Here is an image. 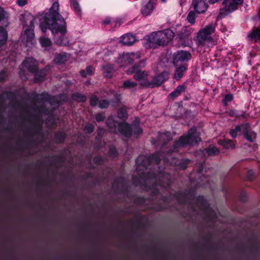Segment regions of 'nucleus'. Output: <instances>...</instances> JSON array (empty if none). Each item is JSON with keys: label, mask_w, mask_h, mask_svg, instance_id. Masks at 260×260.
Listing matches in <instances>:
<instances>
[{"label": "nucleus", "mask_w": 260, "mask_h": 260, "mask_svg": "<svg viewBox=\"0 0 260 260\" xmlns=\"http://www.w3.org/2000/svg\"><path fill=\"white\" fill-rule=\"evenodd\" d=\"M58 3L54 2L48 12L39 18L40 26L43 32L48 29L53 35L59 33L61 36L56 40V42L60 46H66L68 40L63 35L67 32L66 23L58 12Z\"/></svg>", "instance_id": "nucleus-1"}, {"label": "nucleus", "mask_w": 260, "mask_h": 260, "mask_svg": "<svg viewBox=\"0 0 260 260\" xmlns=\"http://www.w3.org/2000/svg\"><path fill=\"white\" fill-rule=\"evenodd\" d=\"M175 198L180 204H189L192 210L196 212L198 208L207 215L209 220L215 221L217 218L216 213L212 210L203 197H198L196 201V207L192 205L193 192L191 190H186L184 192L179 191L175 194Z\"/></svg>", "instance_id": "nucleus-2"}, {"label": "nucleus", "mask_w": 260, "mask_h": 260, "mask_svg": "<svg viewBox=\"0 0 260 260\" xmlns=\"http://www.w3.org/2000/svg\"><path fill=\"white\" fill-rule=\"evenodd\" d=\"M174 37L170 29L153 32L147 39V48H156L158 46H165Z\"/></svg>", "instance_id": "nucleus-3"}, {"label": "nucleus", "mask_w": 260, "mask_h": 260, "mask_svg": "<svg viewBox=\"0 0 260 260\" xmlns=\"http://www.w3.org/2000/svg\"><path fill=\"white\" fill-rule=\"evenodd\" d=\"M201 141V139L199 133L197 132V129L192 127L188 131L186 135L181 136L179 140L175 142L172 151L177 152L179 147H184L185 145H193Z\"/></svg>", "instance_id": "nucleus-4"}, {"label": "nucleus", "mask_w": 260, "mask_h": 260, "mask_svg": "<svg viewBox=\"0 0 260 260\" xmlns=\"http://www.w3.org/2000/svg\"><path fill=\"white\" fill-rule=\"evenodd\" d=\"M152 182L153 186L159 185L165 188L169 187L171 184L170 175L165 172H160L156 174L153 172H147V192L148 184Z\"/></svg>", "instance_id": "nucleus-5"}, {"label": "nucleus", "mask_w": 260, "mask_h": 260, "mask_svg": "<svg viewBox=\"0 0 260 260\" xmlns=\"http://www.w3.org/2000/svg\"><path fill=\"white\" fill-rule=\"evenodd\" d=\"M146 66L145 60H141L139 63L134 65L132 68L128 69L127 72L128 74H135L134 78L136 80L142 81L140 84L141 87L146 86V73L145 71H142Z\"/></svg>", "instance_id": "nucleus-6"}, {"label": "nucleus", "mask_w": 260, "mask_h": 260, "mask_svg": "<svg viewBox=\"0 0 260 260\" xmlns=\"http://www.w3.org/2000/svg\"><path fill=\"white\" fill-rule=\"evenodd\" d=\"M9 25L8 13L0 7V47L7 41L8 34L4 27Z\"/></svg>", "instance_id": "nucleus-7"}, {"label": "nucleus", "mask_w": 260, "mask_h": 260, "mask_svg": "<svg viewBox=\"0 0 260 260\" xmlns=\"http://www.w3.org/2000/svg\"><path fill=\"white\" fill-rule=\"evenodd\" d=\"M107 124L110 128H111L112 132H115L116 128L118 126V131L125 137H129L132 135L133 129L131 128V125L127 124H119L112 120H108L107 121Z\"/></svg>", "instance_id": "nucleus-8"}, {"label": "nucleus", "mask_w": 260, "mask_h": 260, "mask_svg": "<svg viewBox=\"0 0 260 260\" xmlns=\"http://www.w3.org/2000/svg\"><path fill=\"white\" fill-rule=\"evenodd\" d=\"M136 170L141 179L145 181L146 171V156L140 155L136 160Z\"/></svg>", "instance_id": "nucleus-9"}, {"label": "nucleus", "mask_w": 260, "mask_h": 260, "mask_svg": "<svg viewBox=\"0 0 260 260\" xmlns=\"http://www.w3.org/2000/svg\"><path fill=\"white\" fill-rule=\"evenodd\" d=\"M237 9V6L233 0H224L220 9L219 17H222Z\"/></svg>", "instance_id": "nucleus-10"}, {"label": "nucleus", "mask_w": 260, "mask_h": 260, "mask_svg": "<svg viewBox=\"0 0 260 260\" xmlns=\"http://www.w3.org/2000/svg\"><path fill=\"white\" fill-rule=\"evenodd\" d=\"M191 54L186 51H178L175 55L173 63L174 66H177L179 64L187 63L191 59Z\"/></svg>", "instance_id": "nucleus-11"}, {"label": "nucleus", "mask_w": 260, "mask_h": 260, "mask_svg": "<svg viewBox=\"0 0 260 260\" xmlns=\"http://www.w3.org/2000/svg\"><path fill=\"white\" fill-rule=\"evenodd\" d=\"M197 44L199 46H210L213 43V39L211 36L204 34L200 30L198 33L196 40Z\"/></svg>", "instance_id": "nucleus-12"}, {"label": "nucleus", "mask_w": 260, "mask_h": 260, "mask_svg": "<svg viewBox=\"0 0 260 260\" xmlns=\"http://www.w3.org/2000/svg\"><path fill=\"white\" fill-rule=\"evenodd\" d=\"M172 137L171 133L169 132H166L162 133H160L158 137L157 141L152 140L151 143L153 145L157 144L158 145L165 146L168 142L172 140Z\"/></svg>", "instance_id": "nucleus-13"}, {"label": "nucleus", "mask_w": 260, "mask_h": 260, "mask_svg": "<svg viewBox=\"0 0 260 260\" xmlns=\"http://www.w3.org/2000/svg\"><path fill=\"white\" fill-rule=\"evenodd\" d=\"M168 79V73L164 72L154 77L152 81H147V87H154L161 85Z\"/></svg>", "instance_id": "nucleus-14"}, {"label": "nucleus", "mask_w": 260, "mask_h": 260, "mask_svg": "<svg viewBox=\"0 0 260 260\" xmlns=\"http://www.w3.org/2000/svg\"><path fill=\"white\" fill-rule=\"evenodd\" d=\"M192 6L197 13L205 12L208 8L205 0H192Z\"/></svg>", "instance_id": "nucleus-15"}, {"label": "nucleus", "mask_w": 260, "mask_h": 260, "mask_svg": "<svg viewBox=\"0 0 260 260\" xmlns=\"http://www.w3.org/2000/svg\"><path fill=\"white\" fill-rule=\"evenodd\" d=\"M245 138L249 142H253L256 138V133L250 129L248 123L243 124V132Z\"/></svg>", "instance_id": "nucleus-16"}, {"label": "nucleus", "mask_w": 260, "mask_h": 260, "mask_svg": "<svg viewBox=\"0 0 260 260\" xmlns=\"http://www.w3.org/2000/svg\"><path fill=\"white\" fill-rule=\"evenodd\" d=\"M22 64L31 73H36L38 71L37 61L32 58H27L22 62Z\"/></svg>", "instance_id": "nucleus-17"}, {"label": "nucleus", "mask_w": 260, "mask_h": 260, "mask_svg": "<svg viewBox=\"0 0 260 260\" xmlns=\"http://www.w3.org/2000/svg\"><path fill=\"white\" fill-rule=\"evenodd\" d=\"M187 63H184L179 64L177 66H175L176 70L174 74V78L176 80H179L184 75V73L186 71L187 69Z\"/></svg>", "instance_id": "nucleus-18"}, {"label": "nucleus", "mask_w": 260, "mask_h": 260, "mask_svg": "<svg viewBox=\"0 0 260 260\" xmlns=\"http://www.w3.org/2000/svg\"><path fill=\"white\" fill-rule=\"evenodd\" d=\"M27 17V20H29V24H28L26 22H24L23 25L28 26L29 28H26L25 31V34L27 36L28 38H29L30 39H32L34 36V34L33 32V30L31 29V28L34 26V19L33 16L31 15L26 16Z\"/></svg>", "instance_id": "nucleus-19"}, {"label": "nucleus", "mask_w": 260, "mask_h": 260, "mask_svg": "<svg viewBox=\"0 0 260 260\" xmlns=\"http://www.w3.org/2000/svg\"><path fill=\"white\" fill-rule=\"evenodd\" d=\"M193 29L189 26L183 27L181 30L178 31V35L181 40L187 39L192 32Z\"/></svg>", "instance_id": "nucleus-20"}, {"label": "nucleus", "mask_w": 260, "mask_h": 260, "mask_svg": "<svg viewBox=\"0 0 260 260\" xmlns=\"http://www.w3.org/2000/svg\"><path fill=\"white\" fill-rule=\"evenodd\" d=\"M136 41V38L134 36L127 34L123 35L120 41V42L124 45H132Z\"/></svg>", "instance_id": "nucleus-21"}, {"label": "nucleus", "mask_w": 260, "mask_h": 260, "mask_svg": "<svg viewBox=\"0 0 260 260\" xmlns=\"http://www.w3.org/2000/svg\"><path fill=\"white\" fill-rule=\"evenodd\" d=\"M185 89L186 86L184 84L179 85L177 86L173 91H172L169 94L168 97L170 99L174 100V99L180 95L181 93L185 91Z\"/></svg>", "instance_id": "nucleus-22"}, {"label": "nucleus", "mask_w": 260, "mask_h": 260, "mask_svg": "<svg viewBox=\"0 0 260 260\" xmlns=\"http://www.w3.org/2000/svg\"><path fill=\"white\" fill-rule=\"evenodd\" d=\"M32 99L33 101L36 103L38 102L39 100H40L41 102H51V97L47 93H42L39 95L36 93L34 95Z\"/></svg>", "instance_id": "nucleus-23"}, {"label": "nucleus", "mask_w": 260, "mask_h": 260, "mask_svg": "<svg viewBox=\"0 0 260 260\" xmlns=\"http://www.w3.org/2000/svg\"><path fill=\"white\" fill-rule=\"evenodd\" d=\"M103 74L105 77L107 78H111L114 73V67L111 64H106L102 67Z\"/></svg>", "instance_id": "nucleus-24"}, {"label": "nucleus", "mask_w": 260, "mask_h": 260, "mask_svg": "<svg viewBox=\"0 0 260 260\" xmlns=\"http://www.w3.org/2000/svg\"><path fill=\"white\" fill-rule=\"evenodd\" d=\"M49 70V68H45L37 73L35 75V82H40L43 81L44 80L45 76L47 75Z\"/></svg>", "instance_id": "nucleus-25"}, {"label": "nucleus", "mask_w": 260, "mask_h": 260, "mask_svg": "<svg viewBox=\"0 0 260 260\" xmlns=\"http://www.w3.org/2000/svg\"><path fill=\"white\" fill-rule=\"evenodd\" d=\"M161 157V153L160 152L154 153L150 155L149 157H147V164L148 162H154L157 165L160 160Z\"/></svg>", "instance_id": "nucleus-26"}, {"label": "nucleus", "mask_w": 260, "mask_h": 260, "mask_svg": "<svg viewBox=\"0 0 260 260\" xmlns=\"http://www.w3.org/2000/svg\"><path fill=\"white\" fill-rule=\"evenodd\" d=\"M215 26V23L212 22L206 25L204 28L201 29L200 31L204 32L208 36H211V35L214 32Z\"/></svg>", "instance_id": "nucleus-27"}, {"label": "nucleus", "mask_w": 260, "mask_h": 260, "mask_svg": "<svg viewBox=\"0 0 260 260\" xmlns=\"http://www.w3.org/2000/svg\"><path fill=\"white\" fill-rule=\"evenodd\" d=\"M67 54L63 52L57 54L54 61L57 64H63L67 61Z\"/></svg>", "instance_id": "nucleus-28"}, {"label": "nucleus", "mask_w": 260, "mask_h": 260, "mask_svg": "<svg viewBox=\"0 0 260 260\" xmlns=\"http://www.w3.org/2000/svg\"><path fill=\"white\" fill-rule=\"evenodd\" d=\"M70 6L78 15H81V9L79 3L76 0H70Z\"/></svg>", "instance_id": "nucleus-29"}, {"label": "nucleus", "mask_w": 260, "mask_h": 260, "mask_svg": "<svg viewBox=\"0 0 260 260\" xmlns=\"http://www.w3.org/2000/svg\"><path fill=\"white\" fill-rule=\"evenodd\" d=\"M157 0H149L147 3V15H150L156 8Z\"/></svg>", "instance_id": "nucleus-30"}, {"label": "nucleus", "mask_w": 260, "mask_h": 260, "mask_svg": "<svg viewBox=\"0 0 260 260\" xmlns=\"http://www.w3.org/2000/svg\"><path fill=\"white\" fill-rule=\"evenodd\" d=\"M137 85V84L136 83L131 81L129 80H127L123 82L122 87L125 89L132 90L136 87Z\"/></svg>", "instance_id": "nucleus-31"}, {"label": "nucleus", "mask_w": 260, "mask_h": 260, "mask_svg": "<svg viewBox=\"0 0 260 260\" xmlns=\"http://www.w3.org/2000/svg\"><path fill=\"white\" fill-rule=\"evenodd\" d=\"M219 143L222 145L225 148H235V144H234L232 140H222L219 141Z\"/></svg>", "instance_id": "nucleus-32"}, {"label": "nucleus", "mask_w": 260, "mask_h": 260, "mask_svg": "<svg viewBox=\"0 0 260 260\" xmlns=\"http://www.w3.org/2000/svg\"><path fill=\"white\" fill-rule=\"evenodd\" d=\"M134 57V53H127L125 55H123L122 57V60L125 64H131L133 62V58Z\"/></svg>", "instance_id": "nucleus-33"}, {"label": "nucleus", "mask_w": 260, "mask_h": 260, "mask_svg": "<svg viewBox=\"0 0 260 260\" xmlns=\"http://www.w3.org/2000/svg\"><path fill=\"white\" fill-rule=\"evenodd\" d=\"M243 132V124L241 125H237L234 129H232L230 131V134L232 137L235 138L238 135V133Z\"/></svg>", "instance_id": "nucleus-34"}, {"label": "nucleus", "mask_w": 260, "mask_h": 260, "mask_svg": "<svg viewBox=\"0 0 260 260\" xmlns=\"http://www.w3.org/2000/svg\"><path fill=\"white\" fill-rule=\"evenodd\" d=\"M248 36L255 41L260 40V28H257L253 30Z\"/></svg>", "instance_id": "nucleus-35"}, {"label": "nucleus", "mask_w": 260, "mask_h": 260, "mask_svg": "<svg viewBox=\"0 0 260 260\" xmlns=\"http://www.w3.org/2000/svg\"><path fill=\"white\" fill-rule=\"evenodd\" d=\"M72 98L73 100L80 103L85 102L87 99L86 96L79 93L73 94L72 95Z\"/></svg>", "instance_id": "nucleus-36"}, {"label": "nucleus", "mask_w": 260, "mask_h": 260, "mask_svg": "<svg viewBox=\"0 0 260 260\" xmlns=\"http://www.w3.org/2000/svg\"><path fill=\"white\" fill-rule=\"evenodd\" d=\"M117 115L120 119L125 120L127 117V114L125 107L120 108L117 111Z\"/></svg>", "instance_id": "nucleus-37"}, {"label": "nucleus", "mask_w": 260, "mask_h": 260, "mask_svg": "<svg viewBox=\"0 0 260 260\" xmlns=\"http://www.w3.org/2000/svg\"><path fill=\"white\" fill-rule=\"evenodd\" d=\"M189 161L190 160L188 159H181L180 160H177L175 164L179 168L184 170L187 168V165Z\"/></svg>", "instance_id": "nucleus-38"}, {"label": "nucleus", "mask_w": 260, "mask_h": 260, "mask_svg": "<svg viewBox=\"0 0 260 260\" xmlns=\"http://www.w3.org/2000/svg\"><path fill=\"white\" fill-rule=\"evenodd\" d=\"M65 137V133L61 132H57L55 135L56 142L58 143L63 142Z\"/></svg>", "instance_id": "nucleus-39"}, {"label": "nucleus", "mask_w": 260, "mask_h": 260, "mask_svg": "<svg viewBox=\"0 0 260 260\" xmlns=\"http://www.w3.org/2000/svg\"><path fill=\"white\" fill-rule=\"evenodd\" d=\"M206 152L209 155H214L218 154L219 151L216 147L213 145H210L206 149Z\"/></svg>", "instance_id": "nucleus-40"}, {"label": "nucleus", "mask_w": 260, "mask_h": 260, "mask_svg": "<svg viewBox=\"0 0 260 260\" xmlns=\"http://www.w3.org/2000/svg\"><path fill=\"white\" fill-rule=\"evenodd\" d=\"M40 42L43 47H48L51 45L52 43L50 39L45 37H41Z\"/></svg>", "instance_id": "nucleus-41"}, {"label": "nucleus", "mask_w": 260, "mask_h": 260, "mask_svg": "<svg viewBox=\"0 0 260 260\" xmlns=\"http://www.w3.org/2000/svg\"><path fill=\"white\" fill-rule=\"evenodd\" d=\"M187 20L188 22L191 24H194L195 22V13L193 11L189 12L187 16Z\"/></svg>", "instance_id": "nucleus-42"}, {"label": "nucleus", "mask_w": 260, "mask_h": 260, "mask_svg": "<svg viewBox=\"0 0 260 260\" xmlns=\"http://www.w3.org/2000/svg\"><path fill=\"white\" fill-rule=\"evenodd\" d=\"M131 127L133 129L132 134L136 135L140 134L142 132V129L138 125L134 124L131 125Z\"/></svg>", "instance_id": "nucleus-43"}, {"label": "nucleus", "mask_w": 260, "mask_h": 260, "mask_svg": "<svg viewBox=\"0 0 260 260\" xmlns=\"http://www.w3.org/2000/svg\"><path fill=\"white\" fill-rule=\"evenodd\" d=\"M109 105V102L108 100H103L99 102V107L101 109L107 108Z\"/></svg>", "instance_id": "nucleus-44"}, {"label": "nucleus", "mask_w": 260, "mask_h": 260, "mask_svg": "<svg viewBox=\"0 0 260 260\" xmlns=\"http://www.w3.org/2000/svg\"><path fill=\"white\" fill-rule=\"evenodd\" d=\"M99 102L98 98L95 95H92L90 99V104L92 106H95L97 105Z\"/></svg>", "instance_id": "nucleus-45"}, {"label": "nucleus", "mask_w": 260, "mask_h": 260, "mask_svg": "<svg viewBox=\"0 0 260 260\" xmlns=\"http://www.w3.org/2000/svg\"><path fill=\"white\" fill-rule=\"evenodd\" d=\"M109 154L111 157H116L117 155V152L116 148L113 146H111L109 148Z\"/></svg>", "instance_id": "nucleus-46"}, {"label": "nucleus", "mask_w": 260, "mask_h": 260, "mask_svg": "<svg viewBox=\"0 0 260 260\" xmlns=\"http://www.w3.org/2000/svg\"><path fill=\"white\" fill-rule=\"evenodd\" d=\"M94 126L90 123L87 124L85 126V130L87 133H91L93 131Z\"/></svg>", "instance_id": "nucleus-47"}, {"label": "nucleus", "mask_w": 260, "mask_h": 260, "mask_svg": "<svg viewBox=\"0 0 260 260\" xmlns=\"http://www.w3.org/2000/svg\"><path fill=\"white\" fill-rule=\"evenodd\" d=\"M233 98V96L232 94H226L223 100V103H224V105H226L228 102H230L232 101Z\"/></svg>", "instance_id": "nucleus-48"}, {"label": "nucleus", "mask_w": 260, "mask_h": 260, "mask_svg": "<svg viewBox=\"0 0 260 260\" xmlns=\"http://www.w3.org/2000/svg\"><path fill=\"white\" fill-rule=\"evenodd\" d=\"M255 175L254 172L250 170L247 172V178L249 180H252L254 178Z\"/></svg>", "instance_id": "nucleus-49"}, {"label": "nucleus", "mask_w": 260, "mask_h": 260, "mask_svg": "<svg viewBox=\"0 0 260 260\" xmlns=\"http://www.w3.org/2000/svg\"><path fill=\"white\" fill-rule=\"evenodd\" d=\"M105 119V116L103 114L99 113L95 115V120L98 122L103 121Z\"/></svg>", "instance_id": "nucleus-50"}, {"label": "nucleus", "mask_w": 260, "mask_h": 260, "mask_svg": "<svg viewBox=\"0 0 260 260\" xmlns=\"http://www.w3.org/2000/svg\"><path fill=\"white\" fill-rule=\"evenodd\" d=\"M93 161L98 165H100L103 163V160L101 157L96 156L94 158Z\"/></svg>", "instance_id": "nucleus-51"}, {"label": "nucleus", "mask_w": 260, "mask_h": 260, "mask_svg": "<svg viewBox=\"0 0 260 260\" xmlns=\"http://www.w3.org/2000/svg\"><path fill=\"white\" fill-rule=\"evenodd\" d=\"M27 3L26 0H18L17 1V4L21 7H22L26 5Z\"/></svg>", "instance_id": "nucleus-52"}, {"label": "nucleus", "mask_w": 260, "mask_h": 260, "mask_svg": "<svg viewBox=\"0 0 260 260\" xmlns=\"http://www.w3.org/2000/svg\"><path fill=\"white\" fill-rule=\"evenodd\" d=\"M86 71L88 75H91L92 73V67L90 66L87 67Z\"/></svg>", "instance_id": "nucleus-53"}, {"label": "nucleus", "mask_w": 260, "mask_h": 260, "mask_svg": "<svg viewBox=\"0 0 260 260\" xmlns=\"http://www.w3.org/2000/svg\"><path fill=\"white\" fill-rule=\"evenodd\" d=\"M246 194L244 192H242L240 194V199L242 202H245L246 200Z\"/></svg>", "instance_id": "nucleus-54"}, {"label": "nucleus", "mask_w": 260, "mask_h": 260, "mask_svg": "<svg viewBox=\"0 0 260 260\" xmlns=\"http://www.w3.org/2000/svg\"><path fill=\"white\" fill-rule=\"evenodd\" d=\"M236 5L238 7L239 5H241L243 3V0H233Z\"/></svg>", "instance_id": "nucleus-55"}, {"label": "nucleus", "mask_w": 260, "mask_h": 260, "mask_svg": "<svg viewBox=\"0 0 260 260\" xmlns=\"http://www.w3.org/2000/svg\"><path fill=\"white\" fill-rule=\"evenodd\" d=\"M80 74L83 77H86L88 75L85 70H81Z\"/></svg>", "instance_id": "nucleus-56"}, {"label": "nucleus", "mask_w": 260, "mask_h": 260, "mask_svg": "<svg viewBox=\"0 0 260 260\" xmlns=\"http://www.w3.org/2000/svg\"><path fill=\"white\" fill-rule=\"evenodd\" d=\"M121 179H115L113 182V187H114L115 186H116L117 185V183L119 182V181H121Z\"/></svg>", "instance_id": "nucleus-57"}, {"label": "nucleus", "mask_w": 260, "mask_h": 260, "mask_svg": "<svg viewBox=\"0 0 260 260\" xmlns=\"http://www.w3.org/2000/svg\"><path fill=\"white\" fill-rule=\"evenodd\" d=\"M5 80V75L4 73L0 74V82H2Z\"/></svg>", "instance_id": "nucleus-58"}, {"label": "nucleus", "mask_w": 260, "mask_h": 260, "mask_svg": "<svg viewBox=\"0 0 260 260\" xmlns=\"http://www.w3.org/2000/svg\"><path fill=\"white\" fill-rule=\"evenodd\" d=\"M186 0H180V5L182 7L183 5H184L186 4Z\"/></svg>", "instance_id": "nucleus-59"}, {"label": "nucleus", "mask_w": 260, "mask_h": 260, "mask_svg": "<svg viewBox=\"0 0 260 260\" xmlns=\"http://www.w3.org/2000/svg\"><path fill=\"white\" fill-rule=\"evenodd\" d=\"M110 19L107 18L103 21V23L105 24H108L110 23Z\"/></svg>", "instance_id": "nucleus-60"}, {"label": "nucleus", "mask_w": 260, "mask_h": 260, "mask_svg": "<svg viewBox=\"0 0 260 260\" xmlns=\"http://www.w3.org/2000/svg\"><path fill=\"white\" fill-rule=\"evenodd\" d=\"M218 0H209V2L210 4H214L215 3L217 2Z\"/></svg>", "instance_id": "nucleus-61"}, {"label": "nucleus", "mask_w": 260, "mask_h": 260, "mask_svg": "<svg viewBox=\"0 0 260 260\" xmlns=\"http://www.w3.org/2000/svg\"><path fill=\"white\" fill-rule=\"evenodd\" d=\"M221 30L222 32H224L226 30V29L225 27H223L222 28H221Z\"/></svg>", "instance_id": "nucleus-62"}, {"label": "nucleus", "mask_w": 260, "mask_h": 260, "mask_svg": "<svg viewBox=\"0 0 260 260\" xmlns=\"http://www.w3.org/2000/svg\"><path fill=\"white\" fill-rule=\"evenodd\" d=\"M160 2L162 3H166L167 1V0H160Z\"/></svg>", "instance_id": "nucleus-63"}, {"label": "nucleus", "mask_w": 260, "mask_h": 260, "mask_svg": "<svg viewBox=\"0 0 260 260\" xmlns=\"http://www.w3.org/2000/svg\"><path fill=\"white\" fill-rule=\"evenodd\" d=\"M142 13L145 16V10L144 9L142 10Z\"/></svg>", "instance_id": "nucleus-64"}]
</instances>
